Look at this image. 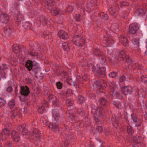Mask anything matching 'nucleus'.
I'll return each mask as SVG.
<instances>
[{
  "label": "nucleus",
  "instance_id": "nucleus-50",
  "mask_svg": "<svg viewBox=\"0 0 147 147\" xmlns=\"http://www.w3.org/2000/svg\"><path fill=\"white\" fill-rule=\"evenodd\" d=\"M95 129L97 130V132L99 133L102 132L103 130L102 127L100 126H97Z\"/></svg>",
  "mask_w": 147,
  "mask_h": 147
},
{
  "label": "nucleus",
  "instance_id": "nucleus-44",
  "mask_svg": "<svg viewBox=\"0 0 147 147\" xmlns=\"http://www.w3.org/2000/svg\"><path fill=\"white\" fill-rule=\"evenodd\" d=\"M109 11L110 13L112 15L116 13V11L115 8L114 7H112L110 8L109 9Z\"/></svg>",
  "mask_w": 147,
  "mask_h": 147
},
{
  "label": "nucleus",
  "instance_id": "nucleus-2",
  "mask_svg": "<svg viewBox=\"0 0 147 147\" xmlns=\"http://www.w3.org/2000/svg\"><path fill=\"white\" fill-rule=\"evenodd\" d=\"M11 124L9 123L2 130V133L0 136V139L2 140H5L6 139V136H9L10 135L11 131Z\"/></svg>",
  "mask_w": 147,
  "mask_h": 147
},
{
  "label": "nucleus",
  "instance_id": "nucleus-12",
  "mask_svg": "<svg viewBox=\"0 0 147 147\" xmlns=\"http://www.w3.org/2000/svg\"><path fill=\"white\" fill-rule=\"evenodd\" d=\"M20 93L22 95L25 96H27L30 93L29 88L26 86H20Z\"/></svg>",
  "mask_w": 147,
  "mask_h": 147
},
{
  "label": "nucleus",
  "instance_id": "nucleus-8",
  "mask_svg": "<svg viewBox=\"0 0 147 147\" xmlns=\"http://www.w3.org/2000/svg\"><path fill=\"white\" fill-rule=\"evenodd\" d=\"M121 91L124 94L127 95L132 93L133 89L131 86H127L121 88Z\"/></svg>",
  "mask_w": 147,
  "mask_h": 147
},
{
  "label": "nucleus",
  "instance_id": "nucleus-21",
  "mask_svg": "<svg viewBox=\"0 0 147 147\" xmlns=\"http://www.w3.org/2000/svg\"><path fill=\"white\" fill-rule=\"evenodd\" d=\"M117 59L120 61H123L125 57V60L126 61V58L129 57L128 56H125V53L123 51H121L117 55Z\"/></svg>",
  "mask_w": 147,
  "mask_h": 147
},
{
  "label": "nucleus",
  "instance_id": "nucleus-60",
  "mask_svg": "<svg viewBox=\"0 0 147 147\" xmlns=\"http://www.w3.org/2000/svg\"><path fill=\"white\" fill-rule=\"evenodd\" d=\"M29 54L32 56H36L38 55V53H36L30 52Z\"/></svg>",
  "mask_w": 147,
  "mask_h": 147
},
{
  "label": "nucleus",
  "instance_id": "nucleus-32",
  "mask_svg": "<svg viewBox=\"0 0 147 147\" xmlns=\"http://www.w3.org/2000/svg\"><path fill=\"white\" fill-rule=\"evenodd\" d=\"M127 131L128 134L131 136H133L134 131L131 126H128L127 127Z\"/></svg>",
  "mask_w": 147,
  "mask_h": 147
},
{
  "label": "nucleus",
  "instance_id": "nucleus-23",
  "mask_svg": "<svg viewBox=\"0 0 147 147\" xmlns=\"http://www.w3.org/2000/svg\"><path fill=\"white\" fill-rule=\"evenodd\" d=\"M120 42L124 46H126L128 44L127 38L123 35H121L120 38Z\"/></svg>",
  "mask_w": 147,
  "mask_h": 147
},
{
  "label": "nucleus",
  "instance_id": "nucleus-5",
  "mask_svg": "<svg viewBox=\"0 0 147 147\" xmlns=\"http://www.w3.org/2000/svg\"><path fill=\"white\" fill-rule=\"evenodd\" d=\"M126 61L129 65L131 66L134 69L140 70L142 69V67L141 65L135 63L133 64L132 60L129 57L126 58Z\"/></svg>",
  "mask_w": 147,
  "mask_h": 147
},
{
  "label": "nucleus",
  "instance_id": "nucleus-59",
  "mask_svg": "<svg viewBox=\"0 0 147 147\" xmlns=\"http://www.w3.org/2000/svg\"><path fill=\"white\" fill-rule=\"evenodd\" d=\"M12 90L13 89L11 86H9L6 89L7 91L9 92H11L12 91Z\"/></svg>",
  "mask_w": 147,
  "mask_h": 147
},
{
  "label": "nucleus",
  "instance_id": "nucleus-43",
  "mask_svg": "<svg viewBox=\"0 0 147 147\" xmlns=\"http://www.w3.org/2000/svg\"><path fill=\"white\" fill-rule=\"evenodd\" d=\"M62 47L65 50L68 51V50L69 49V47L67 42L63 43L62 44Z\"/></svg>",
  "mask_w": 147,
  "mask_h": 147
},
{
  "label": "nucleus",
  "instance_id": "nucleus-54",
  "mask_svg": "<svg viewBox=\"0 0 147 147\" xmlns=\"http://www.w3.org/2000/svg\"><path fill=\"white\" fill-rule=\"evenodd\" d=\"M5 102L6 101L3 98L0 97V104H1L2 105H5Z\"/></svg>",
  "mask_w": 147,
  "mask_h": 147
},
{
  "label": "nucleus",
  "instance_id": "nucleus-48",
  "mask_svg": "<svg viewBox=\"0 0 147 147\" xmlns=\"http://www.w3.org/2000/svg\"><path fill=\"white\" fill-rule=\"evenodd\" d=\"M117 76V73L114 72H112L111 73L109 74V77L112 78H115Z\"/></svg>",
  "mask_w": 147,
  "mask_h": 147
},
{
  "label": "nucleus",
  "instance_id": "nucleus-25",
  "mask_svg": "<svg viewBox=\"0 0 147 147\" xmlns=\"http://www.w3.org/2000/svg\"><path fill=\"white\" fill-rule=\"evenodd\" d=\"M94 118L96 124L99 125L101 123L100 119L99 114L98 115L97 113H96L94 115Z\"/></svg>",
  "mask_w": 147,
  "mask_h": 147
},
{
  "label": "nucleus",
  "instance_id": "nucleus-35",
  "mask_svg": "<svg viewBox=\"0 0 147 147\" xmlns=\"http://www.w3.org/2000/svg\"><path fill=\"white\" fill-rule=\"evenodd\" d=\"M46 111L45 107L42 105L39 107L38 109V112L41 114H42L43 113L45 112Z\"/></svg>",
  "mask_w": 147,
  "mask_h": 147
},
{
  "label": "nucleus",
  "instance_id": "nucleus-31",
  "mask_svg": "<svg viewBox=\"0 0 147 147\" xmlns=\"http://www.w3.org/2000/svg\"><path fill=\"white\" fill-rule=\"evenodd\" d=\"M13 51L15 53L19 52L20 50V46L17 44L14 45L13 47Z\"/></svg>",
  "mask_w": 147,
  "mask_h": 147
},
{
  "label": "nucleus",
  "instance_id": "nucleus-26",
  "mask_svg": "<svg viewBox=\"0 0 147 147\" xmlns=\"http://www.w3.org/2000/svg\"><path fill=\"white\" fill-rule=\"evenodd\" d=\"M33 65L32 64V61H28L26 62V67L28 69L29 71H31L33 67Z\"/></svg>",
  "mask_w": 147,
  "mask_h": 147
},
{
  "label": "nucleus",
  "instance_id": "nucleus-41",
  "mask_svg": "<svg viewBox=\"0 0 147 147\" xmlns=\"http://www.w3.org/2000/svg\"><path fill=\"white\" fill-rule=\"evenodd\" d=\"M113 104L117 108L119 109L120 108V106L121 105V103L117 101H114L113 102Z\"/></svg>",
  "mask_w": 147,
  "mask_h": 147
},
{
  "label": "nucleus",
  "instance_id": "nucleus-11",
  "mask_svg": "<svg viewBox=\"0 0 147 147\" xmlns=\"http://www.w3.org/2000/svg\"><path fill=\"white\" fill-rule=\"evenodd\" d=\"M137 25L135 23H132L129 26V32L130 34L136 33L139 29Z\"/></svg>",
  "mask_w": 147,
  "mask_h": 147
},
{
  "label": "nucleus",
  "instance_id": "nucleus-46",
  "mask_svg": "<svg viewBox=\"0 0 147 147\" xmlns=\"http://www.w3.org/2000/svg\"><path fill=\"white\" fill-rule=\"evenodd\" d=\"M134 138V143H139V142H140V141L139 140L140 138L139 136H135L134 137L133 136Z\"/></svg>",
  "mask_w": 147,
  "mask_h": 147
},
{
  "label": "nucleus",
  "instance_id": "nucleus-38",
  "mask_svg": "<svg viewBox=\"0 0 147 147\" xmlns=\"http://www.w3.org/2000/svg\"><path fill=\"white\" fill-rule=\"evenodd\" d=\"M139 80L142 82H144L145 83H147V77L142 75L140 77Z\"/></svg>",
  "mask_w": 147,
  "mask_h": 147
},
{
  "label": "nucleus",
  "instance_id": "nucleus-53",
  "mask_svg": "<svg viewBox=\"0 0 147 147\" xmlns=\"http://www.w3.org/2000/svg\"><path fill=\"white\" fill-rule=\"evenodd\" d=\"M77 112L78 113L80 116H82L84 114V112L81 109L79 108L77 109Z\"/></svg>",
  "mask_w": 147,
  "mask_h": 147
},
{
  "label": "nucleus",
  "instance_id": "nucleus-4",
  "mask_svg": "<svg viewBox=\"0 0 147 147\" xmlns=\"http://www.w3.org/2000/svg\"><path fill=\"white\" fill-rule=\"evenodd\" d=\"M53 117L54 118L53 121H58V122H60L62 120V117L61 116L59 110L57 109L53 110Z\"/></svg>",
  "mask_w": 147,
  "mask_h": 147
},
{
  "label": "nucleus",
  "instance_id": "nucleus-40",
  "mask_svg": "<svg viewBox=\"0 0 147 147\" xmlns=\"http://www.w3.org/2000/svg\"><path fill=\"white\" fill-rule=\"evenodd\" d=\"M20 113L21 115L23 114H26L27 112V110L26 109L25 107H24L20 109Z\"/></svg>",
  "mask_w": 147,
  "mask_h": 147
},
{
  "label": "nucleus",
  "instance_id": "nucleus-27",
  "mask_svg": "<svg viewBox=\"0 0 147 147\" xmlns=\"http://www.w3.org/2000/svg\"><path fill=\"white\" fill-rule=\"evenodd\" d=\"M99 57V59L101 63L105 64V63H106L107 58L103 54H102V55H101Z\"/></svg>",
  "mask_w": 147,
  "mask_h": 147
},
{
  "label": "nucleus",
  "instance_id": "nucleus-34",
  "mask_svg": "<svg viewBox=\"0 0 147 147\" xmlns=\"http://www.w3.org/2000/svg\"><path fill=\"white\" fill-rule=\"evenodd\" d=\"M106 69L104 67H100L98 70V72L100 75H105V74Z\"/></svg>",
  "mask_w": 147,
  "mask_h": 147
},
{
  "label": "nucleus",
  "instance_id": "nucleus-56",
  "mask_svg": "<svg viewBox=\"0 0 147 147\" xmlns=\"http://www.w3.org/2000/svg\"><path fill=\"white\" fill-rule=\"evenodd\" d=\"M138 15H139V13H140L141 14H144L145 13V11L142 9H140L138 11Z\"/></svg>",
  "mask_w": 147,
  "mask_h": 147
},
{
  "label": "nucleus",
  "instance_id": "nucleus-33",
  "mask_svg": "<svg viewBox=\"0 0 147 147\" xmlns=\"http://www.w3.org/2000/svg\"><path fill=\"white\" fill-rule=\"evenodd\" d=\"M120 117H117L116 116L115 118V120L113 122V125L116 128H117V127L119 125L118 120L120 119Z\"/></svg>",
  "mask_w": 147,
  "mask_h": 147
},
{
  "label": "nucleus",
  "instance_id": "nucleus-37",
  "mask_svg": "<svg viewBox=\"0 0 147 147\" xmlns=\"http://www.w3.org/2000/svg\"><path fill=\"white\" fill-rule=\"evenodd\" d=\"M106 100L104 98H101L99 100V102L101 105H105L106 103Z\"/></svg>",
  "mask_w": 147,
  "mask_h": 147
},
{
  "label": "nucleus",
  "instance_id": "nucleus-51",
  "mask_svg": "<svg viewBox=\"0 0 147 147\" xmlns=\"http://www.w3.org/2000/svg\"><path fill=\"white\" fill-rule=\"evenodd\" d=\"M101 17L105 20H106L108 19L109 17L107 14H104V13L101 15Z\"/></svg>",
  "mask_w": 147,
  "mask_h": 147
},
{
  "label": "nucleus",
  "instance_id": "nucleus-36",
  "mask_svg": "<svg viewBox=\"0 0 147 147\" xmlns=\"http://www.w3.org/2000/svg\"><path fill=\"white\" fill-rule=\"evenodd\" d=\"M40 22L44 25H46L47 22V20L45 18V17L43 16L40 17Z\"/></svg>",
  "mask_w": 147,
  "mask_h": 147
},
{
  "label": "nucleus",
  "instance_id": "nucleus-19",
  "mask_svg": "<svg viewBox=\"0 0 147 147\" xmlns=\"http://www.w3.org/2000/svg\"><path fill=\"white\" fill-rule=\"evenodd\" d=\"M137 92L138 96L139 99L141 100L142 98H143L145 96L146 93L143 89H138Z\"/></svg>",
  "mask_w": 147,
  "mask_h": 147
},
{
  "label": "nucleus",
  "instance_id": "nucleus-17",
  "mask_svg": "<svg viewBox=\"0 0 147 147\" xmlns=\"http://www.w3.org/2000/svg\"><path fill=\"white\" fill-rule=\"evenodd\" d=\"M132 43L135 45L136 47L139 52H140V40L139 38H135L133 39L132 40Z\"/></svg>",
  "mask_w": 147,
  "mask_h": 147
},
{
  "label": "nucleus",
  "instance_id": "nucleus-63",
  "mask_svg": "<svg viewBox=\"0 0 147 147\" xmlns=\"http://www.w3.org/2000/svg\"><path fill=\"white\" fill-rule=\"evenodd\" d=\"M88 77L87 74L85 75L82 77V79L83 80H86L88 79Z\"/></svg>",
  "mask_w": 147,
  "mask_h": 147
},
{
  "label": "nucleus",
  "instance_id": "nucleus-58",
  "mask_svg": "<svg viewBox=\"0 0 147 147\" xmlns=\"http://www.w3.org/2000/svg\"><path fill=\"white\" fill-rule=\"evenodd\" d=\"M70 7H71V8L72 9L71 10V11H73L74 8V7H73L72 6H68V7L66 8V10H67V11H66V12L67 11V12H69L71 11L69 9V8L70 9Z\"/></svg>",
  "mask_w": 147,
  "mask_h": 147
},
{
  "label": "nucleus",
  "instance_id": "nucleus-18",
  "mask_svg": "<svg viewBox=\"0 0 147 147\" xmlns=\"http://www.w3.org/2000/svg\"><path fill=\"white\" fill-rule=\"evenodd\" d=\"M9 20V17L6 14H1L0 16V21L2 23H7Z\"/></svg>",
  "mask_w": 147,
  "mask_h": 147
},
{
  "label": "nucleus",
  "instance_id": "nucleus-52",
  "mask_svg": "<svg viewBox=\"0 0 147 147\" xmlns=\"http://www.w3.org/2000/svg\"><path fill=\"white\" fill-rule=\"evenodd\" d=\"M64 145L65 147H70V143L68 141H64L63 142Z\"/></svg>",
  "mask_w": 147,
  "mask_h": 147
},
{
  "label": "nucleus",
  "instance_id": "nucleus-28",
  "mask_svg": "<svg viewBox=\"0 0 147 147\" xmlns=\"http://www.w3.org/2000/svg\"><path fill=\"white\" fill-rule=\"evenodd\" d=\"M51 10V13L53 16H56L58 15L60 13L59 9L56 8H52Z\"/></svg>",
  "mask_w": 147,
  "mask_h": 147
},
{
  "label": "nucleus",
  "instance_id": "nucleus-61",
  "mask_svg": "<svg viewBox=\"0 0 147 147\" xmlns=\"http://www.w3.org/2000/svg\"><path fill=\"white\" fill-rule=\"evenodd\" d=\"M22 19L21 18L16 17V20L17 22H21Z\"/></svg>",
  "mask_w": 147,
  "mask_h": 147
},
{
  "label": "nucleus",
  "instance_id": "nucleus-7",
  "mask_svg": "<svg viewBox=\"0 0 147 147\" xmlns=\"http://www.w3.org/2000/svg\"><path fill=\"white\" fill-rule=\"evenodd\" d=\"M8 106L11 109L14 108L15 110L13 109L12 110L11 113L12 115V117L15 118V117L17 116L18 115V113L17 111L16 110V107H15V104L14 101L13 100L10 101L8 103Z\"/></svg>",
  "mask_w": 147,
  "mask_h": 147
},
{
  "label": "nucleus",
  "instance_id": "nucleus-55",
  "mask_svg": "<svg viewBox=\"0 0 147 147\" xmlns=\"http://www.w3.org/2000/svg\"><path fill=\"white\" fill-rule=\"evenodd\" d=\"M57 88L58 89H61L62 86V84L60 82H58L56 84Z\"/></svg>",
  "mask_w": 147,
  "mask_h": 147
},
{
  "label": "nucleus",
  "instance_id": "nucleus-1",
  "mask_svg": "<svg viewBox=\"0 0 147 147\" xmlns=\"http://www.w3.org/2000/svg\"><path fill=\"white\" fill-rule=\"evenodd\" d=\"M94 88H97L100 92H102L101 89H103L104 87L109 86L108 92L112 96H119V93L115 91L114 88V84L112 82L109 83L103 79H100L94 82L93 84Z\"/></svg>",
  "mask_w": 147,
  "mask_h": 147
},
{
  "label": "nucleus",
  "instance_id": "nucleus-49",
  "mask_svg": "<svg viewBox=\"0 0 147 147\" xmlns=\"http://www.w3.org/2000/svg\"><path fill=\"white\" fill-rule=\"evenodd\" d=\"M78 101L80 103H82L84 102L85 99L83 96H79L78 98Z\"/></svg>",
  "mask_w": 147,
  "mask_h": 147
},
{
  "label": "nucleus",
  "instance_id": "nucleus-29",
  "mask_svg": "<svg viewBox=\"0 0 147 147\" xmlns=\"http://www.w3.org/2000/svg\"><path fill=\"white\" fill-rule=\"evenodd\" d=\"M103 54L102 52L100 51L99 49H96L94 50V54L98 57L101 55H102Z\"/></svg>",
  "mask_w": 147,
  "mask_h": 147
},
{
  "label": "nucleus",
  "instance_id": "nucleus-57",
  "mask_svg": "<svg viewBox=\"0 0 147 147\" xmlns=\"http://www.w3.org/2000/svg\"><path fill=\"white\" fill-rule=\"evenodd\" d=\"M5 147H12V145L11 142H7L5 146Z\"/></svg>",
  "mask_w": 147,
  "mask_h": 147
},
{
  "label": "nucleus",
  "instance_id": "nucleus-10",
  "mask_svg": "<svg viewBox=\"0 0 147 147\" xmlns=\"http://www.w3.org/2000/svg\"><path fill=\"white\" fill-rule=\"evenodd\" d=\"M48 99L51 102H52L54 105L58 106L59 105V103L57 98L54 95L50 94L48 96Z\"/></svg>",
  "mask_w": 147,
  "mask_h": 147
},
{
  "label": "nucleus",
  "instance_id": "nucleus-62",
  "mask_svg": "<svg viewBox=\"0 0 147 147\" xmlns=\"http://www.w3.org/2000/svg\"><path fill=\"white\" fill-rule=\"evenodd\" d=\"M99 110L98 111V112H96V113H97L98 115L99 114V116H100V115L102 114V109H101L100 108H99Z\"/></svg>",
  "mask_w": 147,
  "mask_h": 147
},
{
  "label": "nucleus",
  "instance_id": "nucleus-15",
  "mask_svg": "<svg viewBox=\"0 0 147 147\" xmlns=\"http://www.w3.org/2000/svg\"><path fill=\"white\" fill-rule=\"evenodd\" d=\"M20 134L15 131H12L11 132V138L13 140L16 142H18L20 140Z\"/></svg>",
  "mask_w": 147,
  "mask_h": 147
},
{
  "label": "nucleus",
  "instance_id": "nucleus-22",
  "mask_svg": "<svg viewBox=\"0 0 147 147\" xmlns=\"http://www.w3.org/2000/svg\"><path fill=\"white\" fill-rule=\"evenodd\" d=\"M55 4V3L53 0H48L46 2V7L48 9L50 10L51 9V8L54 6Z\"/></svg>",
  "mask_w": 147,
  "mask_h": 147
},
{
  "label": "nucleus",
  "instance_id": "nucleus-14",
  "mask_svg": "<svg viewBox=\"0 0 147 147\" xmlns=\"http://www.w3.org/2000/svg\"><path fill=\"white\" fill-rule=\"evenodd\" d=\"M105 37L106 38L105 40L106 41L107 44H108L107 46H110L114 44V40L112 39V37L110 36V35L107 33Z\"/></svg>",
  "mask_w": 147,
  "mask_h": 147
},
{
  "label": "nucleus",
  "instance_id": "nucleus-39",
  "mask_svg": "<svg viewBox=\"0 0 147 147\" xmlns=\"http://www.w3.org/2000/svg\"><path fill=\"white\" fill-rule=\"evenodd\" d=\"M23 26L24 28L27 29H30V24L28 22H24L23 23Z\"/></svg>",
  "mask_w": 147,
  "mask_h": 147
},
{
  "label": "nucleus",
  "instance_id": "nucleus-16",
  "mask_svg": "<svg viewBox=\"0 0 147 147\" xmlns=\"http://www.w3.org/2000/svg\"><path fill=\"white\" fill-rule=\"evenodd\" d=\"M32 138L35 140H38L40 136V133L37 129H35L32 131Z\"/></svg>",
  "mask_w": 147,
  "mask_h": 147
},
{
  "label": "nucleus",
  "instance_id": "nucleus-47",
  "mask_svg": "<svg viewBox=\"0 0 147 147\" xmlns=\"http://www.w3.org/2000/svg\"><path fill=\"white\" fill-rule=\"evenodd\" d=\"M133 115H134V114H132L131 115V117L132 118V119L133 122H134V123H136V125L137 127H138V126H139V125H137V123H136L137 122V118L136 117H133Z\"/></svg>",
  "mask_w": 147,
  "mask_h": 147
},
{
  "label": "nucleus",
  "instance_id": "nucleus-42",
  "mask_svg": "<svg viewBox=\"0 0 147 147\" xmlns=\"http://www.w3.org/2000/svg\"><path fill=\"white\" fill-rule=\"evenodd\" d=\"M66 103L67 106H71L74 104V101L71 99L67 100Z\"/></svg>",
  "mask_w": 147,
  "mask_h": 147
},
{
  "label": "nucleus",
  "instance_id": "nucleus-6",
  "mask_svg": "<svg viewBox=\"0 0 147 147\" xmlns=\"http://www.w3.org/2000/svg\"><path fill=\"white\" fill-rule=\"evenodd\" d=\"M58 121H53L52 123H50L48 127L55 132H58L59 131V128L57 125Z\"/></svg>",
  "mask_w": 147,
  "mask_h": 147
},
{
  "label": "nucleus",
  "instance_id": "nucleus-30",
  "mask_svg": "<svg viewBox=\"0 0 147 147\" xmlns=\"http://www.w3.org/2000/svg\"><path fill=\"white\" fill-rule=\"evenodd\" d=\"M111 29L113 32L115 33L119 31L118 26L117 24H112L111 26Z\"/></svg>",
  "mask_w": 147,
  "mask_h": 147
},
{
  "label": "nucleus",
  "instance_id": "nucleus-64",
  "mask_svg": "<svg viewBox=\"0 0 147 147\" xmlns=\"http://www.w3.org/2000/svg\"><path fill=\"white\" fill-rule=\"evenodd\" d=\"M134 147H141L140 144V143H135Z\"/></svg>",
  "mask_w": 147,
  "mask_h": 147
},
{
  "label": "nucleus",
  "instance_id": "nucleus-20",
  "mask_svg": "<svg viewBox=\"0 0 147 147\" xmlns=\"http://www.w3.org/2000/svg\"><path fill=\"white\" fill-rule=\"evenodd\" d=\"M59 36L64 39H67L68 38V35L67 33L63 30H60L58 33Z\"/></svg>",
  "mask_w": 147,
  "mask_h": 147
},
{
  "label": "nucleus",
  "instance_id": "nucleus-9",
  "mask_svg": "<svg viewBox=\"0 0 147 147\" xmlns=\"http://www.w3.org/2000/svg\"><path fill=\"white\" fill-rule=\"evenodd\" d=\"M12 27L11 26H7L4 28L3 32L2 35L5 37H9L12 32Z\"/></svg>",
  "mask_w": 147,
  "mask_h": 147
},
{
  "label": "nucleus",
  "instance_id": "nucleus-13",
  "mask_svg": "<svg viewBox=\"0 0 147 147\" xmlns=\"http://www.w3.org/2000/svg\"><path fill=\"white\" fill-rule=\"evenodd\" d=\"M17 129L22 132V134L23 136L28 135V136H30V133L28 132V131L25 127L24 125H20L17 127ZM31 136V135H30Z\"/></svg>",
  "mask_w": 147,
  "mask_h": 147
},
{
  "label": "nucleus",
  "instance_id": "nucleus-45",
  "mask_svg": "<svg viewBox=\"0 0 147 147\" xmlns=\"http://www.w3.org/2000/svg\"><path fill=\"white\" fill-rule=\"evenodd\" d=\"M127 78L128 79L130 78V77L127 76V77L125 76H121L119 78L120 82H123V81L125 80Z\"/></svg>",
  "mask_w": 147,
  "mask_h": 147
},
{
  "label": "nucleus",
  "instance_id": "nucleus-3",
  "mask_svg": "<svg viewBox=\"0 0 147 147\" xmlns=\"http://www.w3.org/2000/svg\"><path fill=\"white\" fill-rule=\"evenodd\" d=\"M73 40L74 44L78 47H82L84 45V39L79 35L74 36Z\"/></svg>",
  "mask_w": 147,
  "mask_h": 147
},
{
  "label": "nucleus",
  "instance_id": "nucleus-24",
  "mask_svg": "<svg viewBox=\"0 0 147 147\" xmlns=\"http://www.w3.org/2000/svg\"><path fill=\"white\" fill-rule=\"evenodd\" d=\"M32 70L34 74H37L40 70V67L37 63L34 64L33 65Z\"/></svg>",
  "mask_w": 147,
  "mask_h": 147
}]
</instances>
